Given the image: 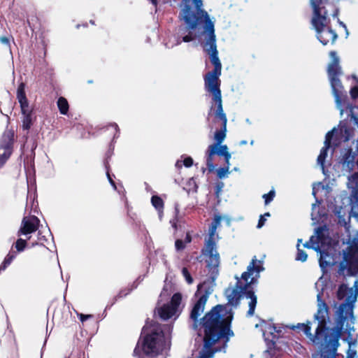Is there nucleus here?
Masks as SVG:
<instances>
[{"label":"nucleus","instance_id":"1","mask_svg":"<svg viewBox=\"0 0 358 358\" xmlns=\"http://www.w3.org/2000/svg\"><path fill=\"white\" fill-rule=\"evenodd\" d=\"M203 0H182L179 17L185 24V29L188 31V34L183 36L182 41L186 43L196 38L203 41V49L209 55L210 62L214 65V69L205 76V87L213 94V100L217 108L222 109L219 79L222 64L217 50L215 20L203 9Z\"/></svg>","mask_w":358,"mask_h":358},{"label":"nucleus","instance_id":"2","mask_svg":"<svg viewBox=\"0 0 358 358\" xmlns=\"http://www.w3.org/2000/svg\"><path fill=\"white\" fill-rule=\"evenodd\" d=\"M208 295H202L194 304L190 313V318L194 321L193 327L199 326L203 328V348L198 358H213L218 349H213L212 346L220 338H226L227 343L229 337L234 336L229 326L233 318L231 310L222 305H217L206 313L200 320L199 317L203 313Z\"/></svg>","mask_w":358,"mask_h":358},{"label":"nucleus","instance_id":"3","mask_svg":"<svg viewBox=\"0 0 358 358\" xmlns=\"http://www.w3.org/2000/svg\"><path fill=\"white\" fill-rule=\"evenodd\" d=\"M317 312L314 315V321L317 322V327L314 334L311 332V322L307 323H299L293 326L292 329H300L303 331L309 340L315 343L320 344L322 348V358H325L324 354L329 352L334 355L339 346V339L341 334V328L327 327L329 322V308L326 303L322 299L321 294H317Z\"/></svg>","mask_w":358,"mask_h":358},{"label":"nucleus","instance_id":"4","mask_svg":"<svg viewBox=\"0 0 358 358\" xmlns=\"http://www.w3.org/2000/svg\"><path fill=\"white\" fill-rule=\"evenodd\" d=\"M264 270V268L262 266V261L257 260L256 257H254L248 266L247 271L241 275L242 279L245 282L244 287H243L241 285V282L238 281L235 286L229 287L224 292L229 303L232 306L237 305L240 299L243 294H245L246 298L249 299V310L247 313L249 317L254 315L257 298L253 292L247 291V289L249 285L256 282L257 279L259 277L260 272Z\"/></svg>","mask_w":358,"mask_h":358},{"label":"nucleus","instance_id":"5","mask_svg":"<svg viewBox=\"0 0 358 358\" xmlns=\"http://www.w3.org/2000/svg\"><path fill=\"white\" fill-rule=\"evenodd\" d=\"M144 338L142 342H138L134 355L141 358V352L148 357H155L169 347L170 338L163 333L162 327L148 322L143 328Z\"/></svg>","mask_w":358,"mask_h":358},{"label":"nucleus","instance_id":"6","mask_svg":"<svg viewBox=\"0 0 358 358\" xmlns=\"http://www.w3.org/2000/svg\"><path fill=\"white\" fill-rule=\"evenodd\" d=\"M313 10L312 25L316 31V36L320 43L325 45L333 44L337 38L336 33L329 26V20L327 17L326 5L327 0H310Z\"/></svg>","mask_w":358,"mask_h":358},{"label":"nucleus","instance_id":"7","mask_svg":"<svg viewBox=\"0 0 358 358\" xmlns=\"http://www.w3.org/2000/svg\"><path fill=\"white\" fill-rule=\"evenodd\" d=\"M330 241L329 229L327 225L324 224L317 227L309 241L303 244L305 248L313 249L320 254L319 263L322 271L334 264L333 257L325 252Z\"/></svg>","mask_w":358,"mask_h":358},{"label":"nucleus","instance_id":"8","mask_svg":"<svg viewBox=\"0 0 358 358\" xmlns=\"http://www.w3.org/2000/svg\"><path fill=\"white\" fill-rule=\"evenodd\" d=\"M330 62L328 64L327 73L331 87L332 94L335 99L336 106L339 110L340 115H343V108L342 107V101L346 96L343 86L339 79V76L343 74L341 67L340 66V59L336 52L331 51L329 52Z\"/></svg>","mask_w":358,"mask_h":358},{"label":"nucleus","instance_id":"9","mask_svg":"<svg viewBox=\"0 0 358 358\" xmlns=\"http://www.w3.org/2000/svg\"><path fill=\"white\" fill-rule=\"evenodd\" d=\"M222 219V217L219 215L215 217L209 227V238L206 241L205 248L203 250V254L206 258L207 266L210 270H212L213 273H217V267L220 264V255L217 251L216 244L213 238Z\"/></svg>","mask_w":358,"mask_h":358},{"label":"nucleus","instance_id":"10","mask_svg":"<svg viewBox=\"0 0 358 358\" xmlns=\"http://www.w3.org/2000/svg\"><path fill=\"white\" fill-rule=\"evenodd\" d=\"M354 133V129L346 127H341L340 129L334 127L331 131H329L325 136L324 147L321 149L320 153L317 157V164L320 165L324 172V162L327 156V150H329L331 141L333 140V144L338 146L341 142L348 141Z\"/></svg>","mask_w":358,"mask_h":358},{"label":"nucleus","instance_id":"11","mask_svg":"<svg viewBox=\"0 0 358 358\" xmlns=\"http://www.w3.org/2000/svg\"><path fill=\"white\" fill-rule=\"evenodd\" d=\"M352 188L351 196H345L342 199L343 204L346 203L347 204L351 205L349 217H346L348 213L347 206H336L334 210L335 215H336L338 218L339 224L343 225L347 229L349 228L348 222L350 217L355 218L358 222V191L354 187H352Z\"/></svg>","mask_w":358,"mask_h":358},{"label":"nucleus","instance_id":"12","mask_svg":"<svg viewBox=\"0 0 358 358\" xmlns=\"http://www.w3.org/2000/svg\"><path fill=\"white\" fill-rule=\"evenodd\" d=\"M182 296L180 293H176L173 295L170 302L164 303L156 308L159 316L164 320L176 318L181 312L180 303Z\"/></svg>","mask_w":358,"mask_h":358},{"label":"nucleus","instance_id":"13","mask_svg":"<svg viewBox=\"0 0 358 358\" xmlns=\"http://www.w3.org/2000/svg\"><path fill=\"white\" fill-rule=\"evenodd\" d=\"M14 133L7 131L4 133L0 145V169L3 167L12 153V144Z\"/></svg>","mask_w":358,"mask_h":358},{"label":"nucleus","instance_id":"14","mask_svg":"<svg viewBox=\"0 0 358 358\" xmlns=\"http://www.w3.org/2000/svg\"><path fill=\"white\" fill-rule=\"evenodd\" d=\"M358 153V143L356 145L355 150L353 151L352 148L345 150L342 153L340 159V164L342 166V171L343 175L350 173L355 166V159Z\"/></svg>","mask_w":358,"mask_h":358},{"label":"nucleus","instance_id":"15","mask_svg":"<svg viewBox=\"0 0 358 358\" xmlns=\"http://www.w3.org/2000/svg\"><path fill=\"white\" fill-rule=\"evenodd\" d=\"M353 259L354 256L350 252L344 251L343 259L339 264V274L353 275L358 271V261L353 262Z\"/></svg>","mask_w":358,"mask_h":358},{"label":"nucleus","instance_id":"16","mask_svg":"<svg viewBox=\"0 0 358 358\" xmlns=\"http://www.w3.org/2000/svg\"><path fill=\"white\" fill-rule=\"evenodd\" d=\"M39 222L40 220L36 216L24 217L18 231V236L35 232L38 228Z\"/></svg>","mask_w":358,"mask_h":358},{"label":"nucleus","instance_id":"17","mask_svg":"<svg viewBox=\"0 0 358 358\" xmlns=\"http://www.w3.org/2000/svg\"><path fill=\"white\" fill-rule=\"evenodd\" d=\"M215 115L217 118L220 119L222 121V127L220 130L216 131L215 132L214 139L215 141V143H222L224 141L227 136V118L226 114L223 110V108H217Z\"/></svg>","mask_w":358,"mask_h":358},{"label":"nucleus","instance_id":"18","mask_svg":"<svg viewBox=\"0 0 358 358\" xmlns=\"http://www.w3.org/2000/svg\"><path fill=\"white\" fill-rule=\"evenodd\" d=\"M350 294L346 299V303L341 305L340 310L343 311L344 309L349 308L352 311V308H350V305L354 303L357 301L358 296V280L355 281L353 287L350 289Z\"/></svg>","mask_w":358,"mask_h":358},{"label":"nucleus","instance_id":"19","mask_svg":"<svg viewBox=\"0 0 358 358\" xmlns=\"http://www.w3.org/2000/svg\"><path fill=\"white\" fill-rule=\"evenodd\" d=\"M210 148L214 151L215 155H217L220 157H224L226 155L229 151L228 146L227 145H223L222 143H213L209 145Z\"/></svg>","mask_w":358,"mask_h":358},{"label":"nucleus","instance_id":"20","mask_svg":"<svg viewBox=\"0 0 358 358\" xmlns=\"http://www.w3.org/2000/svg\"><path fill=\"white\" fill-rule=\"evenodd\" d=\"M152 205L158 211L159 217L161 219L164 209L163 200L158 196H152L151 198Z\"/></svg>","mask_w":358,"mask_h":358},{"label":"nucleus","instance_id":"21","mask_svg":"<svg viewBox=\"0 0 358 358\" xmlns=\"http://www.w3.org/2000/svg\"><path fill=\"white\" fill-rule=\"evenodd\" d=\"M342 107L344 110L343 113L345 111L348 116H351V118L354 120L355 124L358 127V117L353 113V107L347 103L346 96L342 101Z\"/></svg>","mask_w":358,"mask_h":358},{"label":"nucleus","instance_id":"22","mask_svg":"<svg viewBox=\"0 0 358 358\" xmlns=\"http://www.w3.org/2000/svg\"><path fill=\"white\" fill-rule=\"evenodd\" d=\"M318 201L316 200V202L315 203H313L312 205V213H311V217L313 220V224H315L316 223L319 222L320 220L322 218L323 216H324V214H320L319 212V205L317 204Z\"/></svg>","mask_w":358,"mask_h":358},{"label":"nucleus","instance_id":"23","mask_svg":"<svg viewBox=\"0 0 358 358\" xmlns=\"http://www.w3.org/2000/svg\"><path fill=\"white\" fill-rule=\"evenodd\" d=\"M215 156L214 151L208 147V149L206 152V165L209 171H213L215 169V166L213 164V157Z\"/></svg>","mask_w":358,"mask_h":358},{"label":"nucleus","instance_id":"24","mask_svg":"<svg viewBox=\"0 0 358 358\" xmlns=\"http://www.w3.org/2000/svg\"><path fill=\"white\" fill-rule=\"evenodd\" d=\"M57 106L59 108V112L66 115L69 110V103L66 99L64 97H59L57 101Z\"/></svg>","mask_w":358,"mask_h":358},{"label":"nucleus","instance_id":"25","mask_svg":"<svg viewBox=\"0 0 358 358\" xmlns=\"http://www.w3.org/2000/svg\"><path fill=\"white\" fill-rule=\"evenodd\" d=\"M15 258V255L13 254H8L5 257L3 262L0 266V271H4L13 262V260Z\"/></svg>","mask_w":358,"mask_h":358},{"label":"nucleus","instance_id":"26","mask_svg":"<svg viewBox=\"0 0 358 358\" xmlns=\"http://www.w3.org/2000/svg\"><path fill=\"white\" fill-rule=\"evenodd\" d=\"M18 101L20 104L21 110H22V114L31 113V110L30 109V108L29 106V103H28L27 97L24 98L23 99H19Z\"/></svg>","mask_w":358,"mask_h":358},{"label":"nucleus","instance_id":"27","mask_svg":"<svg viewBox=\"0 0 358 358\" xmlns=\"http://www.w3.org/2000/svg\"><path fill=\"white\" fill-rule=\"evenodd\" d=\"M23 120H22V127L24 129L28 130L31 127V113L28 114H22Z\"/></svg>","mask_w":358,"mask_h":358},{"label":"nucleus","instance_id":"28","mask_svg":"<svg viewBox=\"0 0 358 358\" xmlns=\"http://www.w3.org/2000/svg\"><path fill=\"white\" fill-rule=\"evenodd\" d=\"M296 247H297L298 252H297V255L296 257V260L300 261L302 262H306L308 258V255L306 254V252L305 251H303L299 248V244H297Z\"/></svg>","mask_w":358,"mask_h":358},{"label":"nucleus","instance_id":"29","mask_svg":"<svg viewBox=\"0 0 358 358\" xmlns=\"http://www.w3.org/2000/svg\"><path fill=\"white\" fill-rule=\"evenodd\" d=\"M275 195V192L273 188L270 190V192L268 194H264L262 197L264 199V202L266 205H268L270 202H271Z\"/></svg>","mask_w":358,"mask_h":358},{"label":"nucleus","instance_id":"30","mask_svg":"<svg viewBox=\"0 0 358 358\" xmlns=\"http://www.w3.org/2000/svg\"><path fill=\"white\" fill-rule=\"evenodd\" d=\"M230 171L228 168H220L217 170V176L220 179H224L228 177Z\"/></svg>","mask_w":358,"mask_h":358},{"label":"nucleus","instance_id":"31","mask_svg":"<svg viewBox=\"0 0 358 358\" xmlns=\"http://www.w3.org/2000/svg\"><path fill=\"white\" fill-rule=\"evenodd\" d=\"M24 88H25L24 84L23 83H21L20 84V85L18 86L17 90V100L23 99L24 98H26Z\"/></svg>","mask_w":358,"mask_h":358},{"label":"nucleus","instance_id":"32","mask_svg":"<svg viewBox=\"0 0 358 358\" xmlns=\"http://www.w3.org/2000/svg\"><path fill=\"white\" fill-rule=\"evenodd\" d=\"M348 287L345 285H341L337 291V297L338 299L342 300L345 296Z\"/></svg>","mask_w":358,"mask_h":358},{"label":"nucleus","instance_id":"33","mask_svg":"<svg viewBox=\"0 0 358 358\" xmlns=\"http://www.w3.org/2000/svg\"><path fill=\"white\" fill-rule=\"evenodd\" d=\"M27 245V242L22 238H18L15 243V248L18 252H22L24 250Z\"/></svg>","mask_w":358,"mask_h":358},{"label":"nucleus","instance_id":"34","mask_svg":"<svg viewBox=\"0 0 358 358\" xmlns=\"http://www.w3.org/2000/svg\"><path fill=\"white\" fill-rule=\"evenodd\" d=\"M348 243L350 244L351 246H357L358 245V230L355 231V236L349 235Z\"/></svg>","mask_w":358,"mask_h":358},{"label":"nucleus","instance_id":"35","mask_svg":"<svg viewBox=\"0 0 358 358\" xmlns=\"http://www.w3.org/2000/svg\"><path fill=\"white\" fill-rule=\"evenodd\" d=\"M182 275L185 278L188 284H192L193 282V278H192L190 273L186 268H183L182 270Z\"/></svg>","mask_w":358,"mask_h":358},{"label":"nucleus","instance_id":"36","mask_svg":"<svg viewBox=\"0 0 358 358\" xmlns=\"http://www.w3.org/2000/svg\"><path fill=\"white\" fill-rule=\"evenodd\" d=\"M266 217H270V213H266L264 215L260 216V218L259 220L258 224H257L258 229H260L264 226V224L266 220Z\"/></svg>","mask_w":358,"mask_h":358},{"label":"nucleus","instance_id":"37","mask_svg":"<svg viewBox=\"0 0 358 358\" xmlns=\"http://www.w3.org/2000/svg\"><path fill=\"white\" fill-rule=\"evenodd\" d=\"M193 164V159L191 157H187L183 160V165L185 167H191Z\"/></svg>","mask_w":358,"mask_h":358},{"label":"nucleus","instance_id":"38","mask_svg":"<svg viewBox=\"0 0 358 358\" xmlns=\"http://www.w3.org/2000/svg\"><path fill=\"white\" fill-rule=\"evenodd\" d=\"M350 95L353 99L358 97V86L354 87L351 89Z\"/></svg>","mask_w":358,"mask_h":358},{"label":"nucleus","instance_id":"39","mask_svg":"<svg viewBox=\"0 0 358 358\" xmlns=\"http://www.w3.org/2000/svg\"><path fill=\"white\" fill-rule=\"evenodd\" d=\"M177 250H182L185 248V244L182 240H177L175 243Z\"/></svg>","mask_w":358,"mask_h":358},{"label":"nucleus","instance_id":"40","mask_svg":"<svg viewBox=\"0 0 358 358\" xmlns=\"http://www.w3.org/2000/svg\"><path fill=\"white\" fill-rule=\"evenodd\" d=\"M262 330L263 332V336H265L266 332H268L271 334H273V332L275 331V327H271V325H269V327H268V329H262Z\"/></svg>","mask_w":358,"mask_h":358},{"label":"nucleus","instance_id":"41","mask_svg":"<svg viewBox=\"0 0 358 358\" xmlns=\"http://www.w3.org/2000/svg\"><path fill=\"white\" fill-rule=\"evenodd\" d=\"M225 159V162L227 164V166L225 168H228L229 169L230 167V159L231 158V155L230 152H228L226 155L223 157Z\"/></svg>","mask_w":358,"mask_h":358},{"label":"nucleus","instance_id":"42","mask_svg":"<svg viewBox=\"0 0 358 358\" xmlns=\"http://www.w3.org/2000/svg\"><path fill=\"white\" fill-rule=\"evenodd\" d=\"M78 317H80V320L83 322L86 320L92 317V315H84L83 313H79Z\"/></svg>","mask_w":358,"mask_h":358},{"label":"nucleus","instance_id":"43","mask_svg":"<svg viewBox=\"0 0 358 358\" xmlns=\"http://www.w3.org/2000/svg\"><path fill=\"white\" fill-rule=\"evenodd\" d=\"M348 180L350 182H351V181L355 182L357 184V180H358V173H355L353 175H352L351 176H349Z\"/></svg>","mask_w":358,"mask_h":358},{"label":"nucleus","instance_id":"44","mask_svg":"<svg viewBox=\"0 0 358 358\" xmlns=\"http://www.w3.org/2000/svg\"><path fill=\"white\" fill-rule=\"evenodd\" d=\"M262 358H273V357L269 351L266 350L264 352Z\"/></svg>","mask_w":358,"mask_h":358},{"label":"nucleus","instance_id":"45","mask_svg":"<svg viewBox=\"0 0 358 358\" xmlns=\"http://www.w3.org/2000/svg\"><path fill=\"white\" fill-rule=\"evenodd\" d=\"M348 353V358H354L356 356V355H357V352L356 351L351 350L350 349H349Z\"/></svg>","mask_w":358,"mask_h":358},{"label":"nucleus","instance_id":"46","mask_svg":"<svg viewBox=\"0 0 358 358\" xmlns=\"http://www.w3.org/2000/svg\"><path fill=\"white\" fill-rule=\"evenodd\" d=\"M0 41L3 44H8V39L6 37H1Z\"/></svg>","mask_w":358,"mask_h":358},{"label":"nucleus","instance_id":"47","mask_svg":"<svg viewBox=\"0 0 358 358\" xmlns=\"http://www.w3.org/2000/svg\"><path fill=\"white\" fill-rule=\"evenodd\" d=\"M182 162L181 161H177L176 163V166L178 169L181 168L182 167Z\"/></svg>","mask_w":358,"mask_h":358},{"label":"nucleus","instance_id":"48","mask_svg":"<svg viewBox=\"0 0 358 358\" xmlns=\"http://www.w3.org/2000/svg\"><path fill=\"white\" fill-rule=\"evenodd\" d=\"M108 180H109V182H110V184L113 185V187L114 188H115V182L113 181V180L111 179V178L110 177V176L108 174Z\"/></svg>","mask_w":358,"mask_h":358},{"label":"nucleus","instance_id":"49","mask_svg":"<svg viewBox=\"0 0 358 358\" xmlns=\"http://www.w3.org/2000/svg\"><path fill=\"white\" fill-rule=\"evenodd\" d=\"M185 241L187 243H189L191 241V237L188 234L186 235Z\"/></svg>","mask_w":358,"mask_h":358},{"label":"nucleus","instance_id":"50","mask_svg":"<svg viewBox=\"0 0 358 358\" xmlns=\"http://www.w3.org/2000/svg\"><path fill=\"white\" fill-rule=\"evenodd\" d=\"M266 324V322L264 321H262L259 324H257L255 325V327L257 328L259 327V326H260L261 327H263V325H265Z\"/></svg>","mask_w":358,"mask_h":358},{"label":"nucleus","instance_id":"51","mask_svg":"<svg viewBox=\"0 0 358 358\" xmlns=\"http://www.w3.org/2000/svg\"><path fill=\"white\" fill-rule=\"evenodd\" d=\"M247 143H248L247 141L243 140V141H240L239 145H246Z\"/></svg>","mask_w":358,"mask_h":358},{"label":"nucleus","instance_id":"52","mask_svg":"<svg viewBox=\"0 0 358 358\" xmlns=\"http://www.w3.org/2000/svg\"><path fill=\"white\" fill-rule=\"evenodd\" d=\"M340 24H341L342 27H343L345 28V31H346L347 34H348V30H347V27H346L345 24H343L342 22H340Z\"/></svg>","mask_w":358,"mask_h":358},{"label":"nucleus","instance_id":"53","mask_svg":"<svg viewBox=\"0 0 358 358\" xmlns=\"http://www.w3.org/2000/svg\"><path fill=\"white\" fill-rule=\"evenodd\" d=\"M153 5H157V0H149Z\"/></svg>","mask_w":358,"mask_h":358},{"label":"nucleus","instance_id":"54","mask_svg":"<svg viewBox=\"0 0 358 358\" xmlns=\"http://www.w3.org/2000/svg\"><path fill=\"white\" fill-rule=\"evenodd\" d=\"M111 127H114L115 129H117L118 127L116 124H111Z\"/></svg>","mask_w":358,"mask_h":358},{"label":"nucleus","instance_id":"55","mask_svg":"<svg viewBox=\"0 0 358 358\" xmlns=\"http://www.w3.org/2000/svg\"><path fill=\"white\" fill-rule=\"evenodd\" d=\"M302 239H298V243L300 245V243H301Z\"/></svg>","mask_w":358,"mask_h":358},{"label":"nucleus","instance_id":"56","mask_svg":"<svg viewBox=\"0 0 358 358\" xmlns=\"http://www.w3.org/2000/svg\"><path fill=\"white\" fill-rule=\"evenodd\" d=\"M313 195H315V187H313Z\"/></svg>","mask_w":358,"mask_h":358},{"label":"nucleus","instance_id":"57","mask_svg":"<svg viewBox=\"0 0 358 358\" xmlns=\"http://www.w3.org/2000/svg\"><path fill=\"white\" fill-rule=\"evenodd\" d=\"M250 143L251 145H252L254 144V141L252 140Z\"/></svg>","mask_w":358,"mask_h":358},{"label":"nucleus","instance_id":"58","mask_svg":"<svg viewBox=\"0 0 358 358\" xmlns=\"http://www.w3.org/2000/svg\"><path fill=\"white\" fill-rule=\"evenodd\" d=\"M234 171H238V168H234Z\"/></svg>","mask_w":358,"mask_h":358},{"label":"nucleus","instance_id":"59","mask_svg":"<svg viewBox=\"0 0 358 358\" xmlns=\"http://www.w3.org/2000/svg\"><path fill=\"white\" fill-rule=\"evenodd\" d=\"M246 122H247L248 123L250 124V122L249 119H247V120H246Z\"/></svg>","mask_w":358,"mask_h":358},{"label":"nucleus","instance_id":"60","mask_svg":"<svg viewBox=\"0 0 358 358\" xmlns=\"http://www.w3.org/2000/svg\"><path fill=\"white\" fill-rule=\"evenodd\" d=\"M352 77H353L354 79L357 80V77L355 76H353Z\"/></svg>","mask_w":358,"mask_h":358},{"label":"nucleus","instance_id":"61","mask_svg":"<svg viewBox=\"0 0 358 358\" xmlns=\"http://www.w3.org/2000/svg\"><path fill=\"white\" fill-rule=\"evenodd\" d=\"M357 83H358V80H357Z\"/></svg>","mask_w":358,"mask_h":358}]
</instances>
